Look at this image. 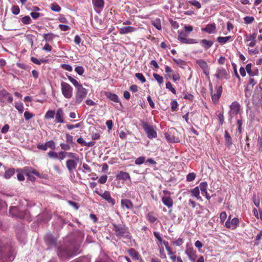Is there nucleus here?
<instances>
[{"instance_id": "52", "label": "nucleus", "mask_w": 262, "mask_h": 262, "mask_svg": "<svg viewBox=\"0 0 262 262\" xmlns=\"http://www.w3.org/2000/svg\"><path fill=\"white\" fill-rule=\"evenodd\" d=\"M60 67L62 68L63 69L71 72L73 70V68L72 66H71L70 64H61L60 65Z\"/></svg>"}, {"instance_id": "54", "label": "nucleus", "mask_w": 262, "mask_h": 262, "mask_svg": "<svg viewBox=\"0 0 262 262\" xmlns=\"http://www.w3.org/2000/svg\"><path fill=\"white\" fill-rule=\"evenodd\" d=\"M11 10H12V13L14 15L18 14L20 12L19 8L18 6H13L12 7Z\"/></svg>"}, {"instance_id": "34", "label": "nucleus", "mask_w": 262, "mask_h": 262, "mask_svg": "<svg viewBox=\"0 0 262 262\" xmlns=\"http://www.w3.org/2000/svg\"><path fill=\"white\" fill-rule=\"evenodd\" d=\"M128 252L129 254L134 259H139L138 253L134 249H130L128 250Z\"/></svg>"}, {"instance_id": "20", "label": "nucleus", "mask_w": 262, "mask_h": 262, "mask_svg": "<svg viewBox=\"0 0 262 262\" xmlns=\"http://www.w3.org/2000/svg\"><path fill=\"white\" fill-rule=\"evenodd\" d=\"M116 178L119 180L124 181L130 180V177L128 173L124 171H120L116 176Z\"/></svg>"}, {"instance_id": "26", "label": "nucleus", "mask_w": 262, "mask_h": 262, "mask_svg": "<svg viewBox=\"0 0 262 262\" xmlns=\"http://www.w3.org/2000/svg\"><path fill=\"white\" fill-rule=\"evenodd\" d=\"M200 43L205 50L209 49L213 44V42L212 41L208 40L205 39L201 40Z\"/></svg>"}, {"instance_id": "61", "label": "nucleus", "mask_w": 262, "mask_h": 262, "mask_svg": "<svg viewBox=\"0 0 262 262\" xmlns=\"http://www.w3.org/2000/svg\"><path fill=\"white\" fill-rule=\"evenodd\" d=\"M107 176L103 175L99 178V179L98 180V182L100 184H104L106 182V181H107Z\"/></svg>"}, {"instance_id": "6", "label": "nucleus", "mask_w": 262, "mask_h": 262, "mask_svg": "<svg viewBox=\"0 0 262 262\" xmlns=\"http://www.w3.org/2000/svg\"><path fill=\"white\" fill-rule=\"evenodd\" d=\"M61 91L63 96L67 99L72 98L73 96V88L68 83L62 82L61 83Z\"/></svg>"}, {"instance_id": "5", "label": "nucleus", "mask_w": 262, "mask_h": 262, "mask_svg": "<svg viewBox=\"0 0 262 262\" xmlns=\"http://www.w3.org/2000/svg\"><path fill=\"white\" fill-rule=\"evenodd\" d=\"M87 94V90L83 86L77 89L75 97L74 104L77 105L80 104L86 97Z\"/></svg>"}, {"instance_id": "36", "label": "nucleus", "mask_w": 262, "mask_h": 262, "mask_svg": "<svg viewBox=\"0 0 262 262\" xmlns=\"http://www.w3.org/2000/svg\"><path fill=\"white\" fill-rule=\"evenodd\" d=\"M208 187V184L206 182H201L199 185V190L200 189L202 193L207 192V189Z\"/></svg>"}, {"instance_id": "4", "label": "nucleus", "mask_w": 262, "mask_h": 262, "mask_svg": "<svg viewBox=\"0 0 262 262\" xmlns=\"http://www.w3.org/2000/svg\"><path fill=\"white\" fill-rule=\"evenodd\" d=\"M13 98L11 94L5 90L0 91V105L5 106L13 102Z\"/></svg>"}, {"instance_id": "24", "label": "nucleus", "mask_w": 262, "mask_h": 262, "mask_svg": "<svg viewBox=\"0 0 262 262\" xmlns=\"http://www.w3.org/2000/svg\"><path fill=\"white\" fill-rule=\"evenodd\" d=\"M105 96L109 99L110 100L115 102H119V99L118 96L115 94L111 93L110 92H106L105 93Z\"/></svg>"}, {"instance_id": "62", "label": "nucleus", "mask_w": 262, "mask_h": 262, "mask_svg": "<svg viewBox=\"0 0 262 262\" xmlns=\"http://www.w3.org/2000/svg\"><path fill=\"white\" fill-rule=\"evenodd\" d=\"M80 126V123H77V124H76L74 125L68 124L66 125L67 128L69 130H71L74 128H78V127H79Z\"/></svg>"}, {"instance_id": "27", "label": "nucleus", "mask_w": 262, "mask_h": 262, "mask_svg": "<svg viewBox=\"0 0 262 262\" xmlns=\"http://www.w3.org/2000/svg\"><path fill=\"white\" fill-rule=\"evenodd\" d=\"M192 196L195 197L198 200H202L201 197L200 196V190L199 187H195L194 188L191 190Z\"/></svg>"}, {"instance_id": "25", "label": "nucleus", "mask_w": 262, "mask_h": 262, "mask_svg": "<svg viewBox=\"0 0 262 262\" xmlns=\"http://www.w3.org/2000/svg\"><path fill=\"white\" fill-rule=\"evenodd\" d=\"M92 3L96 9L102 10L104 7L103 0H92Z\"/></svg>"}, {"instance_id": "2", "label": "nucleus", "mask_w": 262, "mask_h": 262, "mask_svg": "<svg viewBox=\"0 0 262 262\" xmlns=\"http://www.w3.org/2000/svg\"><path fill=\"white\" fill-rule=\"evenodd\" d=\"M79 248L78 244H71L68 248L60 247L58 250V255L62 259L67 258L78 254Z\"/></svg>"}, {"instance_id": "8", "label": "nucleus", "mask_w": 262, "mask_h": 262, "mask_svg": "<svg viewBox=\"0 0 262 262\" xmlns=\"http://www.w3.org/2000/svg\"><path fill=\"white\" fill-rule=\"evenodd\" d=\"M240 107L241 105L237 101H234L231 103L229 112L231 119L239 113Z\"/></svg>"}, {"instance_id": "53", "label": "nucleus", "mask_w": 262, "mask_h": 262, "mask_svg": "<svg viewBox=\"0 0 262 262\" xmlns=\"http://www.w3.org/2000/svg\"><path fill=\"white\" fill-rule=\"evenodd\" d=\"M67 156L70 158L73 159V160H79L78 156L75 153L67 152Z\"/></svg>"}, {"instance_id": "64", "label": "nucleus", "mask_w": 262, "mask_h": 262, "mask_svg": "<svg viewBox=\"0 0 262 262\" xmlns=\"http://www.w3.org/2000/svg\"><path fill=\"white\" fill-rule=\"evenodd\" d=\"M198 42L196 40L191 38H186L185 41L184 43H188V44H193V43H196Z\"/></svg>"}, {"instance_id": "1", "label": "nucleus", "mask_w": 262, "mask_h": 262, "mask_svg": "<svg viewBox=\"0 0 262 262\" xmlns=\"http://www.w3.org/2000/svg\"><path fill=\"white\" fill-rule=\"evenodd\" d=\"M0 253L2 254L1 259L12 261L14 259L17 252L14 245L5 239L0 241Z\"/></svg>"}, {"instance_id": "46", "label": "nucleus", "mask_w": 262, "mask_h": 262, "mask_svg": "<svg viewBox=\"0 0 262 262\" xmlns=\"http://www.w3.org/2000/svg\"><path fill=\"white\" fill-rule=\"evenodd\" d=\"M145 161L144 157H140L137 158L135 160V164L137 165H141L143 164Z\"/></svg>"}, {"instance_id": "42", "label": "nucleus", "mask_w": 262, "mask_h": 262, "mask_svg": "<svg viewBox=\"0 0 262 262\" xmlns=\"http://www.w3.org/2000/svg\"><path fill=\"white\" fill-rule=\"evenodd\" d=\"M153 76L160 84L163 82V78L162 76L156 73H154Z\"/></svg>"}, {"instance_id": "29", "label": "nucleus", "mask_w": 262, "mask_h": 262, "mask_svg": "<svg viewBox=\"0 0 262 262\" xmlns=\"http://www.w3.org/2000/svg\"><path fill=\"white\" fill-rule=\"evenodd\" d=\"M68 80L74 85L77 89L82 86V84H80L75 79L73 78L70 75H67Z\"/></svg>"}, {"instance_id": "22", "label": "nucleus", "mask_w": 262, "mask_h": 262, "mask_svg": "<svg viewBox=\"0 0 262 262\" xmlns=\"http://www.w3.org/2000/svg\"><path fill=\"white\" fill-rule=\"evenodd\" d=\"M162 201L168 208H171L173 206V201L170 196H163Z\"/></svg>"}, {"instance_id": "35", "label": "nucleus", "mask_w": 262, "mask_h": 262, "mask_svg": "<svg viewBox=\"0 0 262 262\" xmlns=\"http://www.w3.org/2000/svg\"><path fill=\"white\" fill-rule=\"evenodd\" d=\"M14 174V169L10 168L7 170L4 174V177L7 179H10Z\"/></svg>"}, {"instance_id": "23", "label": "nucleus", "mask_w": 262, "mask_h": 262, "mask_svg": "<svg viewBox=\"0 0 262 262\" xmlns=\"http://www.w3.org/2000/svg\"><path fill=\"white\" fill-rule=\"evenodd\" d=\"M121 205L122 207H125L128 209H132L133 207L132 202L128 199H122L121 200Z\"/></svg>"}, {"instance_id": "50", "label": "nucleus", "mask_w": 262, "mask_h": 262, "mask_svg": "<svg viewBox=\"0 0 262 262\" xmlns=\"http://www.w3.org/2000/svg\"><path fill=\"white\" fill-rule=\"evenodd\" d=\"M48 156L51 158H53L55 159H58V153H57L53 151H50L48 153Z\"/></svg>"}, {"instance_id": "18", "label": "nucleus", "mask_w": 262, "mask_h": 262, "mask_svg": "<svg viewBox=\"0 0 262 262\" xmlns=\"http://www.w3.org/2000/svg\"><path fill=\"white\" fill-rule=\"evenodd\" d=\"M252 64L248 63L246 66V70L248 73V74L250 77H253L254 76H257L258 74V70L257 68L254 69L252 70Z\"/></svg>"}, {"instance_id": "13", "label": "nucleus", "mask_w": 262, "mask_h": 262, "mask_svg": "<svg viewBox=\"0 0 262 262\" xmlns=\"http://www.w3.org/2000/svg\"><path fill=\"white\" fill-rule=\"evenodd\" d=\"M79 160H72L70 159L66 162V167L68 169L70 173H73L74 170L76 169Z\"/></svg>"}, {"instance_id": "59", "label": "nucleus", "mask_w": 262, "mask_h": 262, "mask_svg": "<svg viewBox=\"0 0 262 262\" xmlns=\"http://www.w3.org/2000/svg\"><path fill=\"white\" fill-rule=\"evenodd\" d=\"M33 116L34 115L29 112L26 111L24 113V117L26 120L31 119Z\"/></svg>"}, {"instance_id": "47", "label": "nucleus", "mask_w": 262, "mask_h": 262, "mask_svg": "<svg viewBox=\"0 0 262 262\" xmlns=\"http://www.w3.org/2000/svg\"><path fill=\"white\" fill-rule=\"evenodd\" d=\"M165 137L166 139L171 142H177L178 141V139L177 138H176L174 137H171L170 136L168 133H166L165 134Z\"/></svg>"}, {"instance_id": "10", "label": "nucleus", "mask_w": 262, "mask_h": 262, "mask_svg": "<svg viewBox=\"0 0 262 262\" xmlns=\"http://www.w3.org/2000/svg\"><path fill=\"white\" fill-rule=\"evenodd\" d=\"M9 212L12 215L20 219L24 218L26 214V212L24 211L21 210L16 206L11 207L9 209Z\"/></svg>"}, {"instance_id": "15", "label": "nucleus", "mask_w": 262, "mask_h": 262, "mask_svg": "<svg viewBox=\"0 0 262 262\" xmlns=\"http://www.w3.org/2000/svg\"><path fill=\"white\" fill-rule=\"evenodd\" d=\"M185 253L187 255L189 259L192 261H194L196 258V252L191 247H187L185 250Z\"/></svg>"}, {"instance_id": "21", "label": "nucleus", "mask_w": 262, "mask_h": 262, "mask_svg": "<svg viewBox=\"0 0 262 262\" xmlns=\"http://www.w3.org/2000/svg\"><path fill=\"white\" fill-rule=\"evenodd\" d=\"M216 29V26L214 24H208L206 26L205 28H202V30L203 31L206 32L209 34L213 33Z\"/></svg>"}, {"instance_id": "63", "label": "nucleus", "mask_w": 262, "mask_h": 262, "mask_svg": "<svg viewBox=\"0 0 262 262\" xmlns=\"http://www.w3.org/2000/svg\"><path fill=\"white\" fill-rule=\"evenodd\" d=\"M257 146H258L259 150L262 152V138L260 137L257 139Z\"/></svg>"}, {"instance_id": "56", "label": "nucleus", "mask_w": 262, "mask_h": 262, "mask_svg": "<svg viewBox=\"0 0 262 262\" xmlns=\"http://www.w3.org/2000/svg\"><path fill=\"white\" fill-rule=\"evenodd\" d=\"M189 3L198 9H199L201 7V5L200 3L197 1L192 0V1H189Z\"/></svg>"}, {"instance_id": "7", "label": "nucleus", "mask_w": 262, "mask_h": 262, "mask_svg": "<svg viewBox=\"0 0 262 262\" xmlns=\"http://www.w3.org/2000/svg\"><path fill=\"white\" fill-rule=\"evenodd\" d=\"M142 127L148 138L152 139L157 137V133L152 125H149L146 122H142Z\"/></svg>"}, {"instance_id": "44", "label": "nucleus", "mask_w": 262, "mask_h": 262, "mask_svg": "<svg viewBox=\"0 0 262 262\" xmlns=\"http://www.w3.org/2000/svg\"><path fill=\"white\" fill-rule=\"evenodd\" d=\"M136 78L140 80L142 83L146 82V79L142 73H136L135 75Z\"/></svg>"}, {"instance_id": "14", "label": "nucleus", "mask_w": 262, "mask_h": 262, "mask_svg": "<svg viewBox=\"0 0 262 262\" xmlns=\"http://www.w3.org/2000/svg\"><path fill=\"white\" fill-rule=\"evenodd\" d=\"M215 76L219 79H227L228 73L224 68H219L216 70Z\"/></svg>"}, {"instance_id": "28", "label": "nucleus", "mask_w": 262, "mask_h": 262, "mask_svg": "<svg viewBox=\"0 0 262 262\" xmlns=\"http://www.w3.org/2000/svg\"><path fill=\"white\" fill-rule=\"evenodd\" d=\"M146 219L150 223H154L157 220V217L153 212H149L146 215Z\"/></svg>"}, {"instance_id": "32", "label": "nucleus", "mask_w": 262, "mask_h": 262, "mask_svg": "<svg viewBox=\"0 0 262 262\" xmlns=\"http://www.w3.org/2000/svg\"><path fill=\"white\" fill-rule=\"evenodd\" d=\"M178 39L182 42L184 43L187 38V34L183 32L180 31H178Z\"/></svg>"}, {"instance_id": "30", "label": "nucleus", "mask_w": 262, "mask_h": 262, "mask_svg": "<svg viewBox=\"0 0 262 262\" xmlns=\"http://www.w3.org/2000/svg\"><path fill=\"white\" fill-rule=\"evenodd\" d=\"M231 38V36H228L226 37H218L217 38V40L221 44H224L228 41Z\"/></svg>"}, {"instance_id": "58", "label": "nucleus", "mask_w": 262, "mask_h": 262, "mask_svg": "<svg viewBox=\"0 0 262 262\" xmlns=\"http://www.w3.org/2000/svg\"><path fill=\"white\" fill-rule=\"evenodd\" d=\"M239 221L237 217L233 218L231 221V223L232 225V229H234L236 227L237 225L238 224Z\"/></svg>"}, {"instance_id": "48", "label": "nucleus", "mask_w": 262, "mask_h": 262, "mask_svg": "<svg viewBox=\"0 0 262 262\" xmlns=\"http://www.w3.org/2000/svg\"><path fill=\"white\" fill-rule=\"evenodd\" d=\"M47 148H50L52 149L55 148V143L53 140H50L46 143Z\"/></svg>"}, {"instance_id": "11", "label": "nucleus", "mask_w": 262, "mask_h": 262, "mask_svg": "<svg viewBox=\"0 0 262 262\" xmlns=\"http://www.w3.org/2000/svg\"><path fill=\"white\" fill-rule=\"evenodd\" d=\"M96 192L103 199L105 200L108 203L114 205L115 204V200L111 196L110 193L108 191H105L103 193H100L99 191H96Z\"/></svg>"}, {"instance_id": "41", "label": "nucleus", "mask_w": 262, "mask_h": 262, "mask_svg": "<svg viewBox=\"0 0 262 262\" xmlns=\"http://www.w3.org/2000/svg\"><path fill=\"white\" fill-rule=\"evenodd\" d=\"M51 9L52 11L57 12H60L61 10L60 6L56 3H54L51 5Z\"/></svg>"}, {"instance_id": "19", "label": "nucleus", "mask_w": 262, "mask_h": 262, "mask_svg": "<svg viewBox=\"0 0 262 262\" xmlns=\"http://www.w3.org/2000/svg\"><path fill=\"white\" fill-rule=\"evenodd\" d=\"M222 92V87L219 86V88H217L216 89V93L214 94H212V100L214 103H216L218 101L220 97L221 96Z\"/></svg>"}, {"instance_id": "16", "label": "nucleus", "mask_w": 262, "mask_h": 262, "mask_svg": "<svg viewBox=\"0 0 262 262\" xmlns=\"http://www.w3.org/2000/svg\"><path fill=\"white\" fill-rule=\"evenodd\" d=\"M136 30V28L132 26H124L119 29V33L122 35L132 33L135 32Z\"/></svg>"}, {"instance_id": "39", "label": "nucleus", "mask_w": 262, "mask_h": 262, "mask_svg": "<svg viewBox=\"0 0 262 262\" xmlns=\"http://www.w3.org/2000/svg\"><path fill=\"white\" fill-rule=\"evenodd\" d=\"M55 116V112L54 111L49 110L45 114V118L46 119H53Z\"/></svg>"}, {"instance_id": "31", "label": "nucleus", "mask_w": 262, "mask_h": 262, "mask_svg": "<svg viewBox=\"0 0 262 262\" xmlns=\"http://www.w3.org/2000/svg\"><path fill=\"white\" fill-rule=\"evenodd\" d=\"M55 35L52 33L45 34L43 35L44 40L47 42L52 41Z\"/></svg>"}, {"instance_id": "3", "label": "nucleus", "mask_w": 262, "mask_h": 262, "mask_svg": "<svg viewBox=\"0 0 262 262\" xmlns=\"http://www.w3.org/2000/svg\"><path fill=\"white\" fill-rule=\"evenodd\" d=\"M113 230L117 237H125L127 239L130 238L128 228L124 225L113 224Z\"/></svg>"}, {"instance_id": "37", "label": "nucleus", "mask_w": 262, "mask_h": 262, "mask_svg": "<svg viewBox=\"0 0 262 262\" xmlns=\"http://www.w3.org/2000/svg\"><path fill=\"white\" fill-rule=\"evenodd\" d=\"M15 107L17 110V111L20 114L23 113V112H24V107L23 103L21 102L15 103Z\"/></svg>"}, {"instance_id": "38", "label": "nucleus", "mask_w": 262, "mask_h": 262, "mask_svg": "<svg viewBox=\"0 0 262 262\" xmlns=\"http://www.w3.org/2000/svg\"><path fill=\"white\" fill-rule=\"evenodd\" d=\"M152 25L158 30H161L162 29L161 21L159 19H157L155 20L152 21Z\"/></svg>"}, {"instance_id": "57", "label": "nucleus", "mask_w": 262, "mask_h": 262, "mask_svg": "<svg viewBox=\"0 0 262 262\" xmlns=\"http://www.w3.org/2000/svg\"><path fill=\"white\" fill-rule=\"evenodd\" d=\"M195 178V174L194 173H189L187 176V180L188 182H191L194 180Z\"/></svg>"}, {"instance_id": "60", "label": "nucleus", "mask_w": 262, "mask_h": 262, "mask_svg": "<svg viewBox=\"0 0 262 262\" xmlns=\"http://www.w3.org/2000/svg\"><path fill=\"white\" fill-rule=\"evenodd\" d=\"M60 145L62 149H63L65 150H69L71 149V146L69 143H68V144L61 143Z\"/></svg>"}, {"instance_id": "33", "label": "nucleus", "mask_w": 262, "mask_h": 262, "mask_svg": "<svg viewBox=\"0 0 262 262\" xmlns=\"http://www.w3.org/2000/svg\"><path fill=\"white\" fill-rule=\"evenodd\" d=\"M246 41H249L251 40H255L257 36V33L256 32H254L252 34H246Z\"/></svg>"}, {"instance_id": "17", "label": "nucleus", "mask_w": 262, "mask_h": 262, "mask_svg": "<svg viewBox=\"0 0 262 262\" xmlns=\"http://www.w3.org/2000/svg\"><path fill=\"white\" fill-rule=\"evenodd\" d=\"M64 115L63 111L61 108H58L57 110L56 113L55 115V121L57 123H63V116Z\"/></svg>"}, {"instance_id": "43", "label": "nucleus", "mask_w": 262, "mask_h": 262, "mask_svg": "<svg viewBox=\"0 0 262 262\" xmlns=\"http://www.w3.org/2000/svg\"><path fill=\"white\" fill-rule=\"evenodd\" d=\"M244 20L246 24H250L254 20V18L252 16H246L244 18Z\"/></svg>"}, {"instance_id": "51", "label": "nucleus", "mask_w": 262, "mask_h": 262, "mask_svg": "<svg viewBox=\"0 0 262 262\" xmlns=\"http://www.w3.org/2000/svg\"><path fill=\"white\" fill-rule=\"evenodd\" d=\"M75 71L79 75H82L84 72V69L82 66H77L75 68Z\"/></svg>"}, {"instance_id": "12", "label": "nucleus", "mask_w": 262, "mask_h": 262, "mask_svg": "<svg viewBox=\"0 0 262 262\" xmlns=\"http://www.w3.org/2000/svg\"><path fill=\"white\" fill-rule=\"evenodd\" d=\"M253 100L258 103H262V88L257 86L253 95Z\"/></svg>"}, {"instance_id": "49", "label": "nucleus", "mask_w": 262, "mask_h": 262, "mask_svg": "<svg viewBox=\"0 0 262 262\" xmlns=\"http://www.w3.org/2000/svg\"><path fill=\"white\" fill-rule=\"evenodd\" d=\"M21 21L23 24L28 25L31 22V19L29 16H25L21 18Z\"/></svg>"}, {"instance_id": "55", "label": "nucleus", "mask_w": 262, "mask_h": 262, "mask_svg": "<svg viewBox=\"0 0 262 262\" xmlns=\"http://www.w3.org/2000/svg\"><path fill=\"white\" fill-rule=\"evenodd\" d=\"M171 109L172 111H176L177 109V107H178V102L176 100H172L171 102Z\"/></svg>"}, {"instance_id": "9", "label": "nucleus", "mask_w": 262, "mask_h": 262, "mask_svg": "<svg viewBox=\"0 0 262 262\" xmlns=\"http://www.w3.org/2000/svg\"><path fill=\"white\" fill-rule=\"evenodd\" d=\"M195 63L199 66V67L203 71V73L207 76L209 75V67L208 63L203 59H197L195 60Z\"/></svg>"}, {"instance_id": "45", "label": "nucleus", "mask_w": 262, "mask_h": 262, "mask_svg": "<svg viewBox=\"0 0 262 262\" xmlns=\"http://www.w3.org/2000/svg\"><path fill=\"white\" fill-rule=\"evenodd\" d=\"M166 88L169 90L173 94H176V91L175 89L173 88L171 83L170 82H167L166 83Z\"/></svg>"}, {"instance_id": "40", "label": "nucleus", "mask_w": 262, "mask_h": 262, "mask_svg": "<svg viewBox=\"0 0 262 262\" xmlns=\"http://www.w3.org/2000/svg\"><path fill=\"white\" fill-rule=\"evenodd\" d=\"M31 61L33 63L37 65H40L41 63H45L46 62V60L45 59L38 60V59L34 57H32L31 58Z\"/></svg>"}]
</instances>
